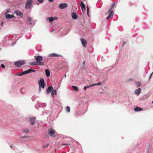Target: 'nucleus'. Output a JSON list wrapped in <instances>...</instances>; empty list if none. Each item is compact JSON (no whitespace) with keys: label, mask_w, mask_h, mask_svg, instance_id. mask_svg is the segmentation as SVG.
I'll use <instances>...</instances> for the list:
<instances>
[{"label":"nucleus","mask_w":153,"mask_h":153,"mask_svg":"<svg viewBox=\"0 0 153 153\" xmlns=\"http://www.w3.org/2000/svg\"><path fill=\"white\" fill-rule=\"evenodd\" d=\"M41 87H39V92H40V91H41Z\"/></svg>","instance_id":"obj_44"},{"label":"nucleus","mask_w":153,"mask_h":153,"mask_svg":"<svg viewBox=\"0 0 153 153\" xmlns=\"http://www.w3.org/2000/svg\"><path fill=\"white\" fill-rule=\"evenodd\" d=\"M53 88L52 86H49L48 87V89L46 91V94H47L50 93L53 90Z\"/></svg>","instance_id":"obj_16"},{"label":"nucleus","mask_w":153,"mask_h":153,"mask_svg":"<svg viewBox=\"0 0 153 153\" xmlns=\"http://www.w3.org/2000/svg\"><path fill=\"white\" fill-rule=\"evenodd\" d=\"M27 20L28 22H29V24L32 25H33L35 23H33L32 22V19L31 17H28L27 19Z\"/></svg>","instance_id":"obj_19"},{"label":"nucleus","mask_w":153,"mask_h":153,"mask_svg":"<svg viewBox=\"0 0 153 153\" xmlns=\"http://www.w3.org/2000/svg\"><path fill=\"white\" fill-rule=\"evenodd\" d=\"M102 83L101 82H99L95 84H92V85H94H94H101Z\"/></svg>","instance_id":"obj_33"},{"label":"nucleus","mask_w":153,"mask_h":153,"mask_svg":"<svg viewBox=\"0 0 153 153\" xmlns=\"http://www.w3.org/2000/svg\"><path fill=\"white\" fill-rule=\"evenodd\" d=\"M115 4V3H113V4L111 5V8L108 10V13H110L111 11V10L114 6Z\"/></svg>","instance_id":"obj_24"},{"label":"nucleus","mask_w":153,"mask_h":153,"mask_svg":"<svg viewBox=\"0 0 153 153\" xmlns=\"http://www.w3.org/2000/svg\"><path fill=\"white\" fill-rule=\"evenodd\" d=\"M49 144L48 143L47 144H46V145H43V146H42V147L44 148H46L49 145Z\"/></svg>","instance_id":"obj_36"},{"label":"nucleus","mask_w":153,"mask_h":153,"mask_svg":"<svg viewBox=\"0 0 153 153\" xmlns=\"http://www.w3.org/2000/svg\"><path fill=\"white\" fill-rule=\"evenodd\" d=\"M36 70L34 69H29L27 70L28 73H30L31 72H35Z\"/></svg>","instance_id":"obj_27"},{"label":"nucleus","mask_w":153,"mask_h":153,"mask_svg":"<svg viewBox=\"0 0 153 153\" xmlns=\"http://www.w3.org/2000/svg\"><path fill=\"white\" fill-rule=\"evenodd\" d=\"M61 55H58L55 53H52L49 54L47 56L48 57H57L58 56H60Z\"/></svg>","instance_id":"obj_12"},{"label":"nucleus","mask_w":153,"mask_h":153,"mask_svg":"<svg viewBox=\"0 0 153 153\" xmlns=\"http://www.w3.org/2000/svg\"><path fill=\"white\" fill-rule=\"evenodd\" d=\"M49 1L51 2L53 1V0H48Z\"/></svg>","instance_id":"obj_46"},{"label":"nucleus","mask_w":153,"mask_h":153,"mask_svg":"<svg viewBox=\"0 0 153 153\" xmlns=\"http://www.w3.org/2000/svg\"><path fill=\"white\" fill-rule=\"evenodd\" d=\"M10 147L12 148L13 150H15L16 149V148L15 146H14L13 145L10 146Z\"/></svg>","instance_id":"obj_35"},{"label":"nucleus","mask_w":153,"mask_h":153,"mask_svg":"<svg viewBox=\"0 0 153 153\" xmlns=\"http://www.w3.org/2000/svg\"><path fill=\"white\" fill-rule=\"evenodd\" d=\"M87 11L88 16V12H89V9L88 7V6L87 7Z\"/></svg>","instance_id":"obj_39"},{"label":"nucleus","mask_w":153,"mask_h":153,"mask_svg":"<svg viewBox=\"0 0 153 153\" xmlns=\"http://www.w3.org/2000/svg\"><path fill=\"white\" fill-rule=\"evenodd\" d=\"M23 131L25 133H27L29 131V129L27 128H25L23 129Z\"/></svg>","instance_id":"obj_34"},{"label":"nucleus","mask_w":153,"mask_h":153,"mask_svg":"<svg viewBox=\"0 0 153 153\" xmlns=\"http://www.w3.org/2000/svg\"><path fill=\"white\" fill-rule=\"evenodd\" d=\"M80 40L83 46L84 47H85L86 45L87 44L86 41L84 39L82 38H81Z\"/></svg>","instance_id":"obj_15"},{"label":"nucleus","mask_w":153,"mask_h":153,"mask_svg":"<svg viewBox=\"0 0 153 153\" xmlns=\"http://www.w3.org/2000/svg\"><path fill=\"white\" fill-rule=\"evenodd\" d=\"M37 1L39 3H42L44 1V0H37Z\"/></svg>","instance_id":"obj_37"},{"label":"nucleus","mask_w":153,"mask_h":153,"mask_svg":"<svg viewBox=\"0 0 153 153\" xmlns=\"http://www.w3.org/2000/svg\"><path fill=\"white\" fill-rule=\"evenodd\" d=\"M141 92V89L140 88H138L134 91V94H137L138 95L140 94Z\"/></svg>","instance_id":"obj_14"},{"label":"nucleus","mask_w":153,"mask_h":153,"mask_svg":"<svg viewBox=\"0 0 153 153\" xmlns=\"http://www.w3.org/2000/svg\"><path fill=\"white\" fill-rule=\"evenodd\" d=\"M35 60L38 63V65H44L43 62H41L43 59L41 56L39 55L36 56H35Z\"/></svg>","instance_id":"obj_2"},{"label":"nucleus","mask_w":153,"mask_h":153,"mask_svg":"<svg viewBox=\"0 0 153 153\" xmlns=\"http://www.w3.org/2000/svg\"><path fill=\"white\" fill-rule=\"evenodd\" d=\"M30 64L31 65H37L38 63L37 62H32L30 63Z\"/></svg>","instance_id":"obj_23"},{"label":"nucleus","mask_w":153,"mask_h":153,"mask_svg":"<svg viewBox=\"0 0 153 153\" xmlns=\"http://www.w3.org/2000/svg\"><path fill=\"white\" fill-rule=\"evenodd\" d=\"M14 39H10V38L9 36H5L4 38V42L7 43L8 44L13 45L15 43V41H13Z\"/></svg>","instance_id":"obj_1"},{"label":"nucleus","mask_w":153,"mask_h":153,"mask_svg":"<svg viewBox=\"0 0 153 153\" xmlns=\"http://www.w3.org/2000/svg\"><path fill=\"white\" fill-rule=\"evenodd\" d=\"M143 110V109L140 108L139 107H138L137 106L136 107V108H134V110L135 111H142Z\"/></svg>","instance_id":"obj_22"},{"label":"nucleus","mask_w":153,"mask_h":153,"mask_svg":"<svg viewBox=\"0 0 153 153\" xmlns=\"http://www.w3.org/2000/svg\"><path fill=\"white\" fill-rule=\"evenodd\" d=\"M43 105L42 107H45L46 105L45 103H43Z\"/></svg>","instance_id":"obj_43"},{"label":"nucleus","mask_w":153,"mask_h":153,"mask_svg":"<svg viewBox=\"0 0 153 153\" xmlns=\"http://www.w3.org/2000/svg\"><path fill=\"white\" fill-rule=\"evenodd\" d=\"M85 63V61H84L83 62V65H84Z\"/></svg>","instance_id":"obj_47"},{"label":"nucleus","mask_w":153,"mask_h":153,"mask_svg":"<svg viewBox=\"0 0 153 153\" xmlns=\"http://www.w3.org/2000/svg\"><path fill=\"white\" fill-rule=\"evenodd\" d=\"M27 137H23V138H27Z\"/></svg>","instance_id":"obj_49"},{"label":"nucleus","mask_w":153,"mask_h":153,"mask_svg":"<svg viewBox=\"0 0 153 153\" xmlns=\"http://www.w3.org/2000/svg\"><path fill=\"white\" fill-rule=\"evenodd\" d=\"M33 0H27L26 1L25 8L26 9H30L32 6Z\"/></svg>","instance_id":"obj_3"},{"label":"nucleus","mask_w":153,"mask_h":153,"mask_svg":"<svg viewBox=\"0 0 153 153\" xmlns=\"http://www.w3.org/2000/svg\"><path fill=\"white\" fill-rule=\"evenodd\" d=\"M45 73L47 77H48L50 76V72L48 69H46L45 71Z\"/></svg>","instance_id":"obj_21"},{"label":"nucleus","mask_w":153,"mask_h":153,"mask_svg":"<svg viewBox=\"0 0 153 153\" xmlns=\"http://www.w3.org/2000/svg\"><path fill=\"white\" fill-rule=\"evenodd\" d=\"M66 110L67 112L69 113L70 111V107L69 106H67L66 107Z\"/></svg>","instance_id":"obj_29"},{"label":"nucleus","mask_w":153,"mask_h":153,"mask_svg":"<svg viewBox=\"0 0 153 153\" xmlns=\"http://www.w3.org/2000/svg\"><path fill=\"white\" fill-rule=\"evenodd\" d=\"M10 9H7V10L6 13H5L8 14V13H9L10 12Z\"/></svg>","instance_id":"obj_38"},{"label":"nucleus","mask_w":153,"mask_h":153,"mask_svg":"<svg viewBox=\"0 0 153 153\" xmlns=\"http://www.w3.org/2000/svg\"><path fill=\"white\" fill-rule=\"evenodd\" d=\"M38 83L39 87L44 88L45 87V82L44 79L43 78H41L38 81Z\"/></svg>","instance_id":"obj_5"},{"label":"nucleus","mask_w":153,"mask_h":153,"mask_svg":"<svg viewBox=\"0 0 153 153\" xmlns=\"http://www.w3.org/2000/svg\"><path fill=\"white\" fill-rule=\"evenodd\" d=\"M26 62L23 60H19L14 62L15 65L17 67H19L25 64Z\"/></svg>","instance_id":"obj_4"},{"label":"nucleus","mask_w":153,"mask_h":153,"mask_svg":"<svg viewBox=\"0 0 153 153\" xmlns=\"http://www.w3.org/2000/svg\"><path fill=\"white\" fill-rule=\"evenodd\" d=\"M125 42H124V43H123V45L124 44H125Z\"/></svg>","instance_id":"obj_50"},{"label":"nucleus","mask_w":153,"mask_h":153,"mask_svg":"<svg viewBox=\"0 0 153 153\" xmlns=\"http://www.w3.org/2000/svg\"><path fill=\"white\" fill-rule=\"evenodd\" d=\"M56 94V91L55 90H52L51 92V95L53 97Z\"/></svg>","instance_id":"obj_26"},{"label":"nucleus","mask_w":153,"mask_h":153,"mask_svg":"<svg viewBox=\"0 0 153 153\" xmlns=\"http://www.w3.org/2000/svg\"><path fill=\"white\" fill-rule=\"evenodd\" d=\"M113 15H114V12H113V10H112L110 12V14H109V16H108L106 18V19L107 20L109 19H110V17H111V16H113Z\"/></svg>","instance_id":"obj_20"},{"label":"nucleus","mask_w":153,"mask_h":153,"mask_svg":"<svg viewBox=\"0 0 153 153\" xmlns=\"http://www.w3.org/2000/svg\"><path fill=\"white\" fill-rule=\"evenodd\" d=\"M152 103L153 104V101H152Z\"/></svg>","instance_id":"obj_51"},{"label":"nucleus","mask_w":153,"mask_h":153,"mask_svg":"<svg viewBox=\"0 0 153 153\" xmlns=\"http://www.w3.org/2000/svg\"><path fill=\"white\" fill-rule=\"evenodd\" d=\"M42 59H43V61L47 62L48 59V57H43V58Z\"/></svg>","instance_id":"obj_31"},{"label":"nucleus","mask_w":153,"mask_h":153,"mask_svg":"<svg viewBox=\"0 0 153 153\" xmlns=\"http://www.w3.org/2000/svg\"><path fill=\"white\" fill-rule=\"evenodd\" d=\"M1 67L3 68H5V66L3 64H1Z\"/></svg>","instance_id":"obj_40"},{"label":"nucleus","mask_w":153,"mask_h":153,"mask_svg":"<svg viewBox=\"0 0 153 153\" xmlns=\"http://www.w3.org/2000/svg\"><path fill=\"white\" fill-rule=\"evenodd\" d=\"M68 144H62V146H68Z\"/></svg>","instance_id":"obj_42"},{"label":"nucleus","mask_w":153,"mask_h":153,"mask_svg":"<svg viewBox=\"0 0 153 153\" xmlns=\"http://www.w3.org/2000/svg\"><path fill=\"white\" fill-rule=\"evenodd\" d=\"M130 80H132V79H130Z\"/></svg>","instance_id":"obj_52"},{"label":"nucleus","mask_w":153,"mask_h":153,"mask_svg":"<svg viewBox=\"0 0 153 153\" xmlns=\"http://www.w3.org/2000/svg\"><path fill=\"white\" fill-rule=\"evenodd\" d=\"M36 98V96L35 95L33 96L32 97V100L33 101H35V99Z\"/></svg>","instance_id":"obj_30"},{"label":"nucleus","mask_w":153,"mask_h":153,"mask_svg":"<svg viewBox=\"0 0 153 153\" xmlns=\"http://www.w3.org/2000/svg\"><path fill=\"white\" fill-rule=\"evenodd\" d=\"M68 6L67 3H62L59 4V7L60 9H63L67 8Z\"/></svg>","instance_id":"obj_6"},{"label":"nucleus","mask_w":153,"mask_h":153,"mask_svg":"<svg viewBox=\"0 0 153 153\" xmlns=\"http://www.w3.org/2000/svg\"><path fill=\"white\" fill-rule=\"evenodd\" d=\"M80 5L81 7L82 11L84 13L85 10V7L84 3L81 1Z\"/></svg>","instance_id":"obj_11"},{"label":"nucleus","mask_w":153,"mask_h":153,"mask_svg":"<svg viewBox=\"0 0 153 153\" xmlns=\"http://www.w3.org/2000/svg\"><path fill=\"white\" fill-rule=\"evenodd\" d=\"M94 86V85H92V84L91 85H89V86H85L84 87V90H85V89H86L87 88H89L90 87H93V86Z\"/></svg>","instance_id":"obj_28"},{"label":"nucleus","mask_w":153,"mask_h":153,"mask_svg":"<svg viewBox=\"0 0 153 153\" xmlns=\"http://www.w3.org/2000/svg\"><path fill=\"white\" fill-rule=\"evenodd\" d=\"M36 118L35 117H30L28 118L29 121L31 123V124L33 125L34 124V121L35 120Z\"/></svg>","instance_id":"obj_7"},{"label":"nucleus","mask_w":153,"mask_h":153,"mask_svg":"<svg viewBox=\"0 0 153 153\" xmlns=\"http://www.w3.org/2000/svg\"><path fill=\"white\" fill-rule=\"evenodd\" d=\"M140 83L139 82H137L136 83V87H138L140 86Z\"/></svg>","instance_id":"obj_32"},{"label":"nucleus","mask_w":153,"mask_h":153,"mask_svg":"<svg viewBox=\"0 0 153 153\" xmlns=\"http://www.w3.org/2000/svg\"><path fill=\"white\" fill-rule=\"evenodd\" d=\"M14 13L16 14L17 16H20L21 18L23 17V14L19 10H16L14 12Z\"/></svg>","instance_id":"obj_8"},{"label":"nucleus","mask_w":153,"mask_h":153,"mask_svg":"<svg viewBox=\"0 0 153 153\" xmlns=\"http://www.w3.org/2000/svg\"><path fill=\"white\" fill-rule=\"evenodd\" d=\"M27 74H28L27 70L24 71L19 74H16L15 75L16 76H22Z\"/></svg>","instance_id":"obj_18"},{"label":"nucleus","mask_w":153,"mask_h":153,"mask_svg":"<svg viewBox=\"0 0 153 153\" xmlns=\"http://www.w3.org/2000/svg\"><path fill=\"white\" fill-rule=\"evenodd\" d=\"M153 74V72H152L151 73V75H150V76L149 77V79H150L151 77L152 76V75Z\"/></svg>","instance_id":"obj_41"},{"label":"nucleus","mask_w":153,"mask_h":153,"mask_svg":"<svg viewBox=\"0 0 153 153\" xmlns=\"http://www.w3.org/2000/svg\"><path fill=\"white\" fill-rule=\"evenodd\" d=\"M54 30V29L52 30H51V32H53Z\"/></svg>","instance_id":"obj_48"},{"label":"nucleus","mask_w":153,"mask_h":153,"mask_svg":"<svg viewBox=\"0 0 153 153\" xmlns=\"http://www.w3.org/2000/svg\"><path fill=\"white\" fill-rule=\"evenodd\" d=\"M66 75H65V77H66Z\"/></svg>","instance_id":"obj_53"},{"label":"nucleus","mask_w":153,"mask_h":153,"mask_svg":"<svg viewBox=\"0 0 153 153\" xmlns=\"http://www.w3.org/2000/svg\"><path fill=\"white\" fill-rule=\"evenodd\" d=\"M72 18L74 19H77L78 16L75 13H71Z\"/></svg>","instance_id":"obj_17"},{"label":"nucleus","mask_w":153,"mask_h":153,"mask_svg":"<svg viewBox=\"0 0 153 153\" xmlns=\"http://www.w3.org/2000/svg\"><path fill=\"white\" fill-rule=\"evenodd\" d=\"M57 19V17H48L47 18V19L48 20L49 22H52L54 20H56Z\"/></svg>","instance_id":"obj_13"},{"label":"nucleus","mask_w":153,"mask_h":153,"mask_svg":"<svg viewBox=\"0 0 153 153\" xmlns=\"http://www.w3.org/2000/svg\"><path fill=\"white\" fill-rule=\"evenodd\" d=\"M72 87L73 89L74 90H75V91H78L79 88L77 87L76 86H72Z\"/></svg>","instance_id":"obj_25"},{"label":"nucleus","mask_w":153,"mask_h":153,"mask_svg":"<svg viewBox=\"0 0 153 153\" xmlns=\"http://www.w3.org/2000/svg\"><path fill=\"white\" fill-rule=\"evenodd\" d=\"M4 15L6 18L7 19H11L13 17H14L13 15H10V14L7 13H4Z\"/></svg>","instance_id":"obj_10"},{"label":"nucleus","mask_w":153,"mask_h":153,"mask_svg":"<svg viewBox=\"0 0 153 153\" xmlns=\"http://www.w3.org/2000/svg\"><path fill=\"white\" fill-rule=\"evenodd\" d=\"M23 88H22V89H21V90H20V91H21V93H22V94H23V93H22V90H23Z\"/></svg>","instance_id":"obj_45"},{"label":"nucleus","mask_w":153,"mask_h":153,"mask_svg":"<svg viewBox=\"0 0 153 153\" xmlns=\"http://www.w3.org/2000/svg\"><path fill=\"white\" fill-rule=\"evenodd\" d=\"M55 133V130H53L52 129H48V133L50 136L53 137Z\"/></svg>","instance_id":"obj_9"}]
</instances>
